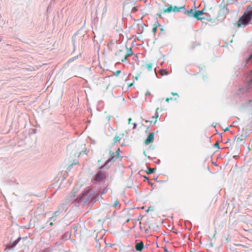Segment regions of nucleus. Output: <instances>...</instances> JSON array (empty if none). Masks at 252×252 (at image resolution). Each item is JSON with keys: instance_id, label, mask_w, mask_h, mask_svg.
Masks as SVG:
<instances>
[{"instance_id": "8", "label": "nucleus", "mask_w": 252, "mask_h": 252, "mask_svg": "<svg viewBox=\"0 0 252 252\" xmlns=\"http://www.w3.org/2000/svg\"><path fill=\"white\" fill-rule=\"evenodd\" d=\"M125 55V50L121 49L117 51L115 55L117 56L120 60H121V59L122 57H124V56Z\"/></svg>"}, {"instance_id": "26", "label": "nucleus", "mask_w": 252, "mask_h": 252, "mask_svg": "<svg viewBox=\"0 0 252 252\" xmlns=\"http://www.w3.org/2000/svg\"><path fill=\"white\" fill-rule=\"evenodd\" d=\"M106 6H105L104 8H103V12H105L106 11Z\"/></svg>"}, {"instance_id": "13", "label": "nucleus", "mask_w": 252, "mask_h": 252, "mask_svg": "<svg viewBox=\"0 0 252 252\" xmlns=\"http://www.w3.org/2000/svg\"><path fill=\"white\" fill-rule=\"evenodd\" d=\"M155 168H148V170L146 172L148 174H150L155 172Z\"/></svg>"}, {"instance_id": "11", "label": "nucleus", "mask_w": 252, "mask_h": 252, "mask_svg": "<svg viewBox=\"0 0 252 252\" xmlns=\"http://www.w3.org/2000/svg\"><path fill=\"white\" fill-rule=\"evenodd\" d=\"M144 66L147 68V69L149 71H150L152 70L153 67V64L152 63H146L145 65H144Z\"/></svg>"}, {"instance_id": "12", "label": "nucleus", "mask_w": 252, "mask_h": 252, "mask_svg": "<svg viewBox=\"0 0 252 252\" xmlns=\"http://www.w3.org/2000/svg\"><path fill=\"white\" fill-rule=\"evenodd\" d=\"M182 8H184V7H178L176 6H175L173 8V11L174 12H179L181 10V9Z\"/></svg>"}, {"instance_id": "33", "label": "nucleus", "mask_w": 252, "mask_h": 252, "mask_svg": "<svg viewBox=\"0 0 252 252\" xmlns=\"http://www.w3.org/2000/svg\"><path fill=\"white\" fill-rule=\"evenodd\" d=\"M143 154L145 155V156H146V153H145V151L143 152Z\"/></svg>"}, {"instance_id": "20", "label": "nucleus", "mask_w": 252, "mask_h": 252, "mask_svg": "<svg viewBox=\"0 0 252 252\" xmlns=\"http://www.w3.org/2000/svg\"><path fill=\"white\" fill-rule=\"evenodd\" d=\"M119 204V201L117 200L113 205L114 207H117Z\"/></svg>"}, {"instance_id": "24", "label": "nucleus", "mask_w": 252, "mask_h": 252, "mask_svg": "<svg viewBox=\"0 0 252 252\" xmlns=\"http://www.w3.org/2000/svg\"><path fill=\"white\" fill-rule=\"evenodd\" d=\"M171 94L173 95H176L178 97H179V95H178V94H177V93H171Z\"/></svg>"}, {"instance_id": "30", "label": "nucleus", "mask_w": 252, "mask_h": 252, "mask_svg": "<svg viewBox=\"0 0 252 252\" xmlns=\"http://www.w3.org/2000/svg\"><path fill=\"white\" fill-rule=\"evenodd\" d=\"M252 58V54L251 55L250 58L248 59V61Z\"/></svg>"}, {"instance_id": "1", "label": "nucleus", "mask_w": 252, "mask_h": 252, "mask_svg": "<svg viewBox=\"0 0 252 252\" xmlns=\"http://www.w3.org/2000/svg\"><path fill=\"white\" fill-rule=\"evenodd\" d=\"M93 194V191L90 189H86L81 195L78 196L75 201L82 204L86 203Z\"/></svg>"}, {"instance_id": "34", "label": "nucleus", "mask_w": 252, "mask_h": 252, "mask_svg": "<svg viewBox=\"0 0 252 252\" xmlns=\"http://www.w3.org/2000/svg\"><path fill=\"white\" fill-rule=\"evenodd\" d=\"M74 60V59H73V58H72V59H70V60H70V61H71V60Z\"/></svg>"}, {"instance_id": "36", "label": "nucleus", "mask_w": 252, "mask_h": 252, "mask_svg": "<svg viewBox=\"0 0 252 252\" xmlns=\"http://www.w3.org/2000/svg\"><path fill=\"white\" fill-rule=\"evenodd\" d=\"M240 246H243V247H245V246H244V245H240Z\"/></svg>"}, {"instance_id": "31", "label": "nucleus", "mask_w": 252, "mask_h": 252, "mask_svg": "<svg viewBox=\"0 0 252 252\" xmlns=\"http://www.w3.org/2000/svg\"><path fill=\"white\" fill-rule=\"evenodd\" d=\"M133 10H134V11L136 10V8H135V7H134L133 8Z\"/></svg>"}, {"instance_id": "14", "label": "nucleus", "mask_w": 252, "mask_h": 252, "mask_svg": "<svg viewBox=\"0 0 252 252\" xmlns=\"http://www.w3.org/2000/svg\"><path fill=\"white\" fill-rule=\"evenodd\" d=\"M173 10V7L171 5L168 8H167V9H165L164 11L165 12H170L172 10Z\"/></svg>"}, {"instance_id": "22", "label": "nucleus", "mask_w": 252, "mask_h": 252, "mask_svg": "<svg viewBox=\"0 0 252 252\" xmlns=\"http://www.w3.org/2000/svg\"><path fill=\"white\" fill-rule=\"evenodd\" d=\"M214 146L216 147H217L218 148H219V144L218 142H216L215 145H214Z\"/></svg>"}, {"instance_id": "18", "label": "nucleus", "mask_w": 252, "mask_h": 252, "mask_svg": "<svg viewBox=\"0 0 252 252\" xmlns=\"http://www.w3.org/2000/svg\"><path fill=\"white\" fill-rule=\"evenodd\" d=\"M249 86H252V73L251 75V78L250 80L249 81Z\"/></svg>"}, {"instance_id": "5", "label": "nucleus", "mask_w": 252, "mask_h": 252, "mask_svg": "<svg viewBox=\"0 0 252 252\" xmlns=\"http://www.w3.org/2000/svg\"><path fill=\"white\" fill-rule=\"evenodd\" d=\"M104 177V174L101 171H99L95 175L94 180L97 182H100L103 179Z\"/></svg>"}, {"instance_id": "7", "label": "nucleus", "mask_w": 252, "mask_h": 252, "mask_svg": "<svg viewBox=\"0 0 252 252\" xmlns=\"http://www.w3.org/2000/svg\"><path fill=\"white\" fill-rule=\"evenodd\" d=\"M21 238L19 237L16 240H15L13 242H11V241L9 242L8 246L7 247L6 249L13 248L15 246L17 245L18 242L21 240Z\"/></svg>"}, {"instance_id": "17", "label": "nucleus", "mask_w": 252, "mask_h": 252, "mask_svg": "<svg viewBox=\"0 0 252 252\" xmlns=\"http://www.w3.org/2000/svg\"><path fill=\"white\" fill-rule=\"evenodd\" d=\"M186 13H187L188 14L189 16H191L190 14L193 13V10L191 9L189 11L187 10L186 11Z\"/></svg>"}, {"instance_id": "16", "label": "nucleus", "mask_w": 252, "mask_h": 252, "mask_svg": "<svg viewBox=\"0 0 252 252\" xmlns=\"http://www.w3.org/2000/svg\"><path fill=\"white\" fill-rule=\"evenodd\" d=\"M157 28V26L156 25H154V27L153 28V29H152V32L154 34H155V33L156 32Z\"/></svg>"}, {"instance_id": "32", "label": "nucleus", "mask_w": 252, "mask_h": 252, "mask_svg": "<svg viewBox=\"0 0 252 252\" xmlns=\"http://www.w3.org/2000/svg\"><path fill=\"white\" fill-rule=\"evenodd\" d=\"M53 222H50V225L52 226V225H53Z\"/></svg>"}, {"instance_id": "2", "label": "nucleus", "mask_w": 252, "mask_h": 252, "mask_svg": "<svg viewBox=\"0 0 252 252\" xmlns=\"http://www.w3.org/2000/svg\"><path fill=\"white\" fill-rule=\"evenodd\" d=\"M119 151L120 149L118 148V150H117L116 155H114V153L113 152L110 151L109 154L110 155V158H109L105 162L104 166L107 168H109L111 165V163L114 162L116 160V158L120 156L119 153Z\"/></svg>"}, {"instance_id": "15", "label": "nucleus", "mask_w": 252, "mask_h": 252, "mask_svg": "<svg viewBox=\"0 0 252 252\" xmlns=\"http://www.w3.org/2000/svg\"><path fill=\"white\" fill-rule=\"evenodd\" d=\"M120 138L119 137V136H115L114 138V142L115 143H117L118 142L120 141Z\"/></svg>"}, {"instance_id": "23", "label": "nucleus", "mask_w": 252, "mask_h": 252, "mask_svg": "<svg viewBox=\"0 0 252 252\" xmlns=\"http://www.w3.org/2000/svg\"><path fill=\"white\" fill-rule=\"evenodd\" d=\"M133 129H135V128H136V126H137L136 123H134L133 124Z\"/></svg>"}, {"instance_id": "27", "label": "nucleus", "mask_w": 252, "mask_h": 252, "mask_svg": "<svg viewBox=\"0 0 252 252\" xmlns=\"http://www.w3.org/2000/svg\"><path fill=\"white\" fill-rule=\"evenodd\" d=\"M131 121V118H129L128 120V123L129 124L130 123Z\"/></svg>"}, {"instance_id": "28", "label": "nucleus", "mask_w": 252, "mask_h": 252, "mask_svg": "<svg viewBox=\"0 0 252 252\" xmlns=\"http://www.w3.org/2000/svg\"><path fill=\"white\" fill-rule=\"evenodd\" d=\"M150 92H147V93L146 94V95H150Z\"/></svg>"}, {"instance_id": "6", "label": "nucleus", "mask_w": 252, "mask_h": 252, "mask_svg": "<svg viewBox=\"0 0 252 252\" xmlns=\"http://www.w3.org/2000/svg\"><path fill=\"white\" fill-rule=\"evenodd\" d=\"M154 134L153 132H151L148 135L147 139L145 140L144 143L146 145H148L150 143L152 142L154 140Z\"/></svg>"}, {"instance_id": "25", "label": "nucleus", "mask_w": 252, "mask_h": 252, "mask_svg": "<svg viewBox=\"0 0 252 252\" xmlns=\"http://www.w3.org/2000/svg\"><path fill=\"white\" fill-rule=\"evenodd\" d=\"M121 72L120 70H118L116 71L115 75H118Z\"/></svg>"}, {"instance_id": "19", "label": "nucleus", "mask_w": 252, "mask_h": 252, "mask_svg": "<svg viewBox=\"0 0 252 252\" xmlns=\"http://www.w3.org/2000/svg\"><path fill=\"white\" fill-rule=\"evenodd\" d=\"M158 108L157 109H156V114H155V117H153V118H157L158 117Z\"/></svg>"}, {"instance_id": "10", "label": "nucleus", "mask_w": 252, "mask_h": 252, "mask_svg": "<svg viewBox=\"0 0 252 252\" xmlns=\"http://www.w3.org/2000/svg\"><path fill=\"white\" fill-rule=\"evenodd\" d=\"M144 248V244L143 242L140 241V242L136 244L135 249L138 251L141 252Z\"/></svg>"}, {"instance_id": "3", "label": "nucleus", "mask_w": 252, "mask_h": 252, "mask_svg": "<svg viewBox=\"0 0 252 252\" xmlns=\"http://www.w3.org/2000/svg\"><path fill=\"white\" fill-rule=\"evenodd\" d=\"M65 205L64 204H61L59 206L58 210L54 213V215L52 217L49 218L48 221H55L56 220L57 216L59 215L60 212L63 210L64 209H65Z\"/></svg>"}, {"instance_id": "29", "label": "nucleus", "mask_w": 252, "mask_h": 252, "mask_svg": "<svg viewBox=\"0 0 252 252\" xmlns=\"http://www.w3.org/2000/svg\"><path fill=\"white\" fill-rule=\"evenodd\" d=\"M229 130V128L228 127H227L226 128H225L224 129V131H228Z\"/></svg>"}, {"instance_id": "9", "label": "nucleus", "mask_w": 252, "mask_h": 252, "mask_svg": "<svg viewBox=\"0 0 252 252\" xmlns=\"http://www.w3.org/2000/svg\"><path fill=\"white\" fill-rule=\"evenodd\" d=\"M203 13V10L195 11L193 13V17L196 18L197 20H202L203 18L199 17V16Z\"/></svg>"}, {"instance_id": "21", "label": "nucleus", "mask_w": 252, "mask_h": 252, "mask_svg": "<svg viewBox=\"0 0 252 252\" xmlns=\"http://www.w3.org/2000/svg\"><path fill=\"white\" fill-rule=\"evenodd\" d=\"M172 99H173V98H172V97H170V98H167L166 99V101L167 102H169L170 100H172Z\"/></svg>"}, {"instance_id": "4", "label": "nucleus", "mask_w": 252, "mask_h": 252, "mask_svg": "<svg viewBox=\"0 0 252 252\" xmlns=\"http://www.w3.org/2000/svg\"><path fill=\"white\" fill-rule=\"evenodd\" d=\"M125 49L126 50V52H125V55L124 57H122L121 59V61L123 62H125L127 58L132 54L131 48L126 47Z\"/></svg>"}, {"instance_id": "35", "label": "nucleus", "mask_w": 252, "mask_h": 252, "mask_svg": "<svg viewBox=\"0 0 252 252\" xmlns=\"http://www.w3.org/2000/svg\"><path fill=\"white\" fill-rule=\"evenodd\" d=\"M135 79L137 80V79H138V77H136L135 78Z\"/></svg>"}]
</instances>
